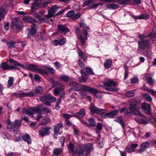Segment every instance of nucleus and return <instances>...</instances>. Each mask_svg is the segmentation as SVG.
Wrapping results in <instances>:
<instances>
[{"label": "nucleus", "instance_id": "7c9ffc66", "mask_svg": "<svg viewBox=\"0 0 156 156\" xmlns=\"http://www.w3.org/2000/svg\"><path fill=\"white\" fill-rule=\"evenodd\" d=\"M51 119L47 117L42 119L41 121L40 124L41 126H46L50 121Z\"/></svg>", "mask_w": 156, "mask_h": 156}, {"label": "nucleus", "instance_id": "3c124183", "mask_svg": "<svg viewBox=\"0 0 156 156\" xmlns=\"http://www.w3.org/2000/svg\"><path fill=\"white\" fill-rule=\"evenodd\" d=\"M152 34L151 36L149 37H151V39L152 41L153 44H156V36L155 34L153 32H150Z\"/></svg>", "mask_w": 156, "mask_h": 156}, {"label": "nucleus", "instance_id": "5fc2aeb1", "mask_svg": "<svg viewBox=\"0 0 156 156\" xmlns=\"http://www.w3.org/2000/svg\"><path fill=\"white\" fill-rule=\"evenodd\" d=\"M134 90L129 91L126 93L125 95L127 98H128L133 97L134 96Z\"/></svg>", "mask_w": 156, "mask_h": 156}, {"label": "nucleus", "instance_id": "603ef678", "mask_svg": "<svg viewBox=\"0 0 156 156\" xmlns=\"http://www.w3.org/2000/svg\"><path fill=\"white\" fill-rule=\"evenodd\" d=\"M102 5V4L101 3H94L91 5L89 6L88 7V8L89 9H92L93 8H98L99 5Z\"/></svg>", "mask_w": 156, "mask_h": 156}, {"label": "nucleus", "instance_id": "680f3d73", "mask_svg": "<svg viewBox=\"0 0 156 156\" xmlns=\"http://www.w3.org/2000/svg\"><path fill=\"white\" fill-rule=\"evenodd\" d=\"M48 14L45 16V17L48 19L54 16V13L49 11V9H48Z\"/></svg>", "mask_w": 156, "mask_h": 156}, {"label": "nucleus", "instance_id": "1a4fd4ad", "mask_svg": "<svg viewBox=\"0 0 156 156\" xmlns=\"http://www.w3.org/2000/svg\"><path fill=\"white\" fill-rule=\"evenodd\" d=\"M27 69L31 71L37 72L41 74H46L48 73L44 69H39L35 65L32 64H30Z\"/></svg>", "mask_w": 156, "mask_h": 156}, {"label": "nucleus", "instance_id": "37998d69", "mask_svg": "<svg viewBox=\"0 0 156 156\" xmlns=\"http://www.w3.org/2000/svg\"><path fill=\"white\" fill-rule=\"evenodd\" d=\"M32 108L28 109H24L23 110V112L26 113V114L29 115H32L34 114Z\"/></svg>", "mask_w": 156, "mask_h": 156}, {"label": "nucleus", "instance_id": "393cba45", "mask_svg": "<svg viewBox=\"0 0 156 156\" xmlns=\"http://www.w3.org/2000/svg\"><path fill=\"white\" fill-rule=\"evenodd\" d=\"M23 20L24 21L32 23L33 25H34V23L36 24V23H38L36 19H33L28 16L24 17L23 18Z\"/></svg>", "mask_w": 156, "mask_h": 156}, {"label": "nucleus", "instance_id": "412c9836", "mask_svg": "<svg viewBox=\"0 0 156 156\" xmlns=\"http://www.w3.org/2000/svg\"><path fill=\"white\" fill-rule=\"evenodd\" d=\"M37 24L35 23L34 24V25L31 27L30 30L28 32V37H30L32 35H35L37 32Z\"/></svg>", "mask_w": 156, "mask_h": 156}, {"label": "nucleus", "instance_id": "0eeeda50", "mask_svg": "<svg viewBox=\"0 0 156 156\" xmlns=\"http://www.w3.org/2000/svg\"><path fill=\"white\" fill-rule=\"evenodd\" d=\"M40 99L41 101L48 106L51 105L49 101L53 102H55L56 100L55 98L50 94H47L41 97Z\"/></svg>", "mask_w": 156, "mask_h": 156}, {"label": "nucleus", "instance_id": "09e8293b", "mask_svg": "<svg viewBox=\"0 0 156 156\" xmlns=\"http://www.w3.org/2000/svg\"><path fill=\"white\" fill-rule=\"evenodd\" d=\"M152 34L149 33L146 36L144 35L143 34H140L138 35V37L140 39V40H146L144 39L145 38L150 37L151 36Z\"/></svg>", "mask_w": 156, "mask_h": 156}, {"label": "nucleus", "instance_id": "774afa93", "mask_svg": "<svg viewBox=\"0 0 156 156\" xmlns=\"http://www.w3.org/2000/svg\"><path fill=\"white\" fill-rule=\"evenodd\" d=\"M62 116L66 119V120H69V119L72 117L71 115L67 114H63Z\"/></svg>", "mask_w": 156, "mask_h": 156}, {"label": "nucleus", "instance_id": "c9c22d12", "mask_svg": "<svg viewBox=\"0 0 156 156\" xmlns=\"http://www.w3.org/2000/svg\"><path fill=\"white\" fill-rule=\"evenodd\" d=\"M115 121L119 123L123 129L124 128L125 125L124 121L121 116L118 117Z\"/></svg>", "mask_w": 156, "mask_h": 156}, {"label": "nucleus", "instance_id": "e433bc0d", "mask_svg": "<svg viewBox=\"0 0 156 156\" xmlns=\"http://www.w3.org/2000/svg\"><path fill=\"white\" fill-rule=\"evenodd\" d=\"M6 14V11L3 8H0V21L3 19Z\"/></svg>", "mask_w": 156, "mask_h": 156}, {"label": "nucleus", "instance_id": "e2e57ef3", "mask_svg": "<svg viewBox=\"0 0 156 156\" xmlns=\"http://www.w3.org/2000/svg\"><path fill=\"white\" fill-rule=\"evenodd\" d=\"M138 81L139 79L136 77H134L130 79V83L131 84L138 83Z\"/></svg>", "mask_w": 156, "mask_h": 156}, {"label": "nucleus", "instance_id": "bb28decb", "mask_svg": "<svg viewBox=\"0 0 156 156\" xmlns=\"http://www.w3.org/2000/svg\"><path fill=\"white\" fill-rule=\"evenodd\" d=\"M77 52L79 57L80 59L83 60L84 62H86L87 61V56L86 55L83 51L79 49L77 50Z\"/></svg>", "mask_w": 156, "mask_h": 156}, {"label": "nucleus", "instance_id": "20e7f679", "mask_svg": "<svg viewBox=\"0 0 156 156\" xmlns=\"http://www.w3.org/2000/svg\"><path fill=\"white\" fill-rule=\"evenodd\" d=\"M75 33L76 36L80 38L81 44L82 45H85L86 42V41L87 40V31L86 30L83 29L81 32L80 30L78 27H76L75 30Z\"/></svg>", "mask_w": 156, "mask_h": 156}, {"label": "nucleus", "instance_id": "ddd939ff", "mask_svg": "<svg viewBox=\"0 0 156 156\" xmlns=\"http://www.w3.org/2000/svg\"><path fill=\"white\" fill-rule=\"evenodd\" d=\"M22 26V23L18 20V18H14L12 20L11 27L13 29H19Z\"/></svg>", "mask_w": 156, "mask_h": 156}, {"label": "nucleus", "instance_id": "9b49d317", "mask_svg": "<svg viewBox=\"0 0 156 156\" xmlns=\"http://www.w3.org/2000/svg\"><path fill=\"white\" fill-rule=\"evenodd\" d=\"M105 86L108 87H106L105 90H109L111 91H117L118 89L117 88L111 87L112 86H115L116 84L115 82L113 81H110L105 82L104 83Z\"/></svg>", "mask_w": 156, "mask_h": 156}, {"label": "nucleus", "instance_id": "a878e982", "mask_svg": "<svg viewBox=\"0 0 156 156\" xmlns=\"http://www.w3.org/2000/svg\"><path fill=\"white\" fill-rule=\"evenodd\" d=\"M112 61L111 59H106L104 63V66L105 69H108L112 66Z\"/></svg>", "mask_w": 156, "mask_h": 156}, {"label": "nucleus", "instance_id": "4d7b16f0", "mask_svg": "<svg viewBox=\"0 0 156 156\" xmlns=\"http://www.w3.org/2000/svg\"><path fill=\"white\" fill-rule=\"evenodd\" d=\"M94 0H86L82 5L83 7H85L94 2Z\"/></svg>", "mask_w": 156, "mask_h": 156}, {"label": "nucleus", "instance_id": "f8f14e48", "mask_svg": "<svg viewBox=\"0 0 156 156\" xmlns=\"http://www.w3.org/2000/svg\"><path fill=\"white\" fill-rule=\"evenodd\" d=\"M84 153L83 156H90V154L93 148L92 144L90 143H87L83 147Z\"/></svg>", "mask_w": 156, "mask_h": 156}, {"label": "nucleus", "instance_id": "473e14b6", "mask_svg": "<svg viewBox=\"0 0 156 156\" xmlns=\"http://www.w3.org/2000/svg\"><path fill=\"white\" fill-rule=\"evenodd\" d=\"M63 149L61 148H55L53 151V154L56 156H58L62 152Z\"/></svg>", "mask_w": 156, "mask_h": 156}, {"label": "nucleus", "instance_id": "338daca9", "mask_svg": "<svg viewBox=\"0 0 156 156\" xmlns=\"http://www.w3.org/2000/svg\"><path fill=\"white\" fill-rule=\"evenodd\" d=\"M59 140L60 142L61 143L62 146L63 147L64 143L65 140V137L64 136H62L59 139Z\"/></svg>", "mask_w": 156, "mask_h": 156}, {"label": "nucleus", "instance_id": "c756f323", "mask_svg": "<svg viewBox=\"0 0 156 156\" xmlns=\"http://www.w3.org/2000/svg\"><path fill=\"white\" fill-rule=\"evenodd\" d=\"M134 120L136 122L140 124L146 125L148 123V121L147 120L137 117H135Z\"/></svg>", "mask_w": 156, "mask_h": 156}, {"label": "nucleus", "instance_id": "a211bd4d", "mask_svg": "<svg viewBox=\"0 0 156 156\" xmlns=\"http://www.w3.org/2000/svg\"><path fill=\"white\" fill-rule=\"evenodd\" d=\"M130 15L131 17L135 20H142L144 19L145 20H147L149 19L150 18L149 15L146 13H142L140 15L135 16L133 14H130Z\"/></svg>", "mask_w": 156, "mask_h": 156}, {"label": "nucleus", "instance_id": "b1692460", "mask_svg": "<svg viewBox=\"0 0 156 156\" xmlns=\"http://www.w3.org/2000/svg\"><path fill=\"white\" fill-rule=\"evenodd\" d=\"M80 88L84 91H88L91 93H94L96 91L95 89L85 85L80 86Z\"/></svg>", "mask_w": 156, "mask_h": 156}, {"label": "nucleus", "instance_id": "0e129e2a", "mask_svg": "<svg viewBox=\"0 0 156 156\" xmlns=\"http://www.w3.org/2000/svg\"><path fill=\"white\" fill-rule=\"evenodd\" d=\"M89 126H95V123L94 121V119H90L89 120Z\"/></svg>", "mask_w": 156, "mask_h": 156}, {"label": "nucleus", "instance_id": "4c0bfd02", "mask_svg": "<svg viewBox=\"0 0 156 156\" xmlns=\"http://www.w3.org/2000/svg\"><path fill=\"white\" fill-rule=\"evenodd\" d=\"M23 139L27 144H30L31 143V139L30 137L28 134H26L23 136Z\"/></svg>", "mask_w": 156, "mask_h": 156}, {"label": "nucleus", "instance_id": "79ce46f5", "mask_svg": "<svg viewBox=\"0 0 156 156\" xmlns=\"http://www.w3.org/2000/svg\"><path fill=\"white\" fill-rule=\"evenodd\" d=\"M5 43L7 44L9 48H14L16 47V42L15 41H11V42L6 41Z\"/></svg>", "mask_w": 156, "mask_h": 156}, {"label": "nucleus", "instance_id": "8fccbe9b", "mask_svg": "<svg viewBox=\"0 0 156 156\" xmlns=\"http://www.w3.org/2000/svg\"><path fill=\"white\" fill-rule=\"evenodd\" d=\"M59 80L61 81H63L65 82H67L69 80V77L64 75H62L59 77Z\"/></svg>", "mask_w": 156, "mask_h": 156}, {"label": "nucleus", "instance_id": "aec40b11", "mask_svg": "<svg viewBox=\"0 0 156 156\" xmlns=\"http://www.w3.org/2000/svg\"><path fill=\"white\" fill-rule=\"evenodd\" d=\"M149 143L147 142H145L141 143L140 145V149L137 151L138 153L141 154L144 152L146 149L149 147Z\"/></svg>", "mask_w": 156, "mask_h": 156}, {"label": "nucleus", "instance_id": "39448f33", "mask_svg": "<svg viewBox=\"0 0 156 156\" xmlns=\"http://www.w3.org/2000/svg\"><path fill=\"white\" fill-rule=\"evenodd\" d=\"M67 147L68 149H69L71 152L73 154H76L79 156H80L82 155H83L84 153L83 149L80 146L76 147L75 150L74 145L71 141L69 142V144L67 145Z\"/></svg>", "mask_w": 156, "mask_h": 156}, {"label": "nucleus", "instance_id": "052dcab7", "mask_svg": "<svg viewBox=\"0 0 156 156\" xmlns=\"http://www.w3.org/2000/svg\"><path fill=\"white\" fill-rule=\"evenodd\" d=\"M51 0H47L43 2L41 5L42 8H44L46 7V6L48 4L51 3Z\"/></svg>", "mask_w": 156, "mask_h": 156}, {"label": "nucleus", "instance_id": "864d4df0", "mask_svg": "<svg viewBox=\"0 0 156 156\" xmlns=\"http://www.w3.org/2000/svg\"><path fill=\"white\" fill-rule=\"evenodd\" d=\"M146 80L150 84H152L154 83V81L150 75H147L146 76Z\"/></svg>", "mask_w": 156, "mask_h": 156}, {"label": "nucleus", "instance_id": "ea45409f", "mask_svg": "<svg viewBox=\"0 0 156 156\" xmlns=\"http://www.w3.org/2000/svg\"><path fill=\"white\" fill-rule=\"evenodd\" d=\"M30 94V92L27 93L22 92L21 93H18V96H17V98H20L27 97H31V96Z\"/></svg>", "mask_w": 156, "mask_h": 156}, {"label": "nucleus", "instance_id": "f257e3e1", "mask_svg": "<svg viewBox=\"0 0 156 156\" xmlns=\"http://www.w3.org/2000/svg\"><path fill=\"white\" fill-rule=\"evenodd\" d=\"M141 102V101L139 99H131L130 102L129 108L125 107V113L126 115L129 116L131 115L132 113L141 117H143V115L139 111L138 106Z\"/></svg>", "mask_w": 156, "mask_h": 156}, {"label": "nucleus", "instance_id": "5701e85b", "mask_svg": "<svg viewBox=\"0 0 156 156\" xmlns=\"http://www.w3.org/2000/svg\"><path fill=\"white\" fill-rule=\"evenodd\" d=\"M90 112L93 113L97 114H99L101 112L104 111V109H101L93 106L89 108Z\"/></svg>", "mask_w": 156, "mask_h": 156}, {"label": "nucleus", "instance_id": "4be33fe9", "mask_svg": "<svg viewBox=\"0 0 156 156\" xmlns=\"http://www.w3.org/2000/svg\"><path fill=\"white\" fill-rule=\"evenodd\" d=\"M86 112L83 109H81L79 110V112H76L74 114V116L77 119H79L83 118L85 115Z\"/></svg>", "mask_w": 156, "mask_h": 156}, {"label": "nucleus", "instance_id": "bf43d9fd", "mask_svg": "<svg viewBox=\"0 0 156 156\" xmlns=\"http://www.w3.org/2000/svg\"><path fill=\"white\" fill-rule=\"evenodd\" d=\"M74 14L75 12L73 10H70L66 14V17L69 18L72 17Z\"/></svg>", "mask_w": 156, "mask_h": 156}, {"label": "nucleus", "instance_id": "de8ad7c7", "mask_svg": "<svg viewBox=\"0 0 156 156\" xmlns=\"http://www.w3.org/2000/svg\"><path fill=\"white\" fill-rule=\"evenodd\" d=\"M96 91L94 93H92L96 98L98 99H100L102 97V95L101 94V91L99 92L96 89H95Z\"/></svg>", "mask_w": 156, "mask_h": 156}, {"label": "nucleus", "instance_id": "7ed1b4c3", "mask_svg": "<svg viewBox=\"0 0 156 156\" xmlns=\"http://www.w3.org/2000/svg\"><path fill=\"white\" fill-rule=\"evenodd\" d=\"M21 126V122L18 120H16L14 122H11L9 119L7 121V129L14 134H18V129Z\"/></svg>", "mask_w": 156, "mask_h": 156}, {"label": "nucleus", "instance_id": "f03ea898", "mask_svg": "<svg viewBox=\"0 0 156 156\" xmlns=\"http://www.w3.org/2000/svg\"><path fill=\"white\" fill-rule=\"evenodd\" d=\"M51 83L52 87L55 88L53 90L54 94L55 95L59 94L60 98L58 99L56 104L59 105L61 102V98H64L65 95V92L62 88L63 85L62 83H59L55 80H53L51 81Z\"/></svg>", "mask_w": 156, "mask_h": 156}, {"label": "nucleus", "instance_id": "6ab92c4d", "mask_svg": "<svg viewBox=\"0 0 156 156\" xmlns=\"http://www.w3.org/2000/svg\"><path fill=\"white\" fill-rule=\"evenodd\" d=\"M57 30L58 31H60L61 34H66L68 32H69L70 30L67 27H65V25L59 24L58 26Z\"/></svg>", "mask_w": 156, "mask_h": 156}, {"label": "nucleus", "instance_id": "a18cd8bd", "mask_svg": "<svg viewBox=\"0 0 156 156\" xmlns=\"http://www.w3.org/2000/svg\"><path fill=\"white\" fill-rule=\"evenodd\" d=\"M42 105H40L37 106V107H34L32 108L33 111L34 112V114L37 113H38L41 110V107Z\"/></svg>", "mask_w": 156, "mask_h": 156}, {"label": "nucleus", "instance_id": "a19ab883", "mask_svg": "<svg viewBox=\"0 0 156 156\" xmlns=\"http://www.w3.org/2000/svg\"><path fill=\"white\" fill-rule=\"evenodd\" d=\"M118 113V111L117 110H115L113 111L108 113V117L112 118L113 116H116Z\"/></svg>", "mask_w": 156, "mask_h": 156}, {"label": "nucleus", "instance_id": "c03bdc74", "mask_svg": "<svg viewBox=\"0 0 156 156\" xmlns=\"http://www.w3.org/2000/svg\"><path fill=\"white\" fill-rule=\"evenodd\" d=\"M87 75L88 77V74L90 75H93L94 74V73L92 69L91 68L88 67H87L85 69V71L84 72ZM88 78H87V79Z\"/></svg>", "mask_w": 156, "mask_h": 156}, {"label": "nucleus", "instance_id": "6e6d98bb", "mask_svg": "<svg viewBox=\"0 0 156 156\" xmlns=\"http://www.w3.org/2000/svg\"><path fill=\"white\" fill-rule=\"evenodd\" d=\"M9 79L8 80L7 84L8 87L9 88H10L11 87L13 84V81H14V79L13 77H9Z\"/></svg>", "mask_w": 156, "mask_h": 156}, {"label": "nucleus", "instance_id": "f3484780", "mask_svg": "<svg viewBox=\"0 0 156 156\" xmlns=\"http://www.w3.org/2000/svg\"><path fill=\"white\" fill-rule=\"evenodd\" d=\"M43 90V88L42 86H38L35 87H34V90L35 92L33 91L30 92L31 96H37V94H41Z\"/></svg>", "mask_w": 156, "mask_h": 156}, {"label": "nucleus", "instance_id": "2eb2a0df", "mask_svg": "<svg viewBox=\"0 0 156 156\" xmlns=\"http://www.w3.org/2000/svg\"><path fill=\"white\" fill-rule=\"evenodd\" d=\"M34 2L32 3L31 8V9L32 12H34L37 9L42 8L41 5V1L39 0L36 1L34 0Z\"/></svg>", "mask_w": 156, "mask_h": 156}, {"label": "nucleus", "instance_id": "423d86ee", "mask_svg": "<svg viewBox=\"0 0 156 156\" xmlns=\"http://www.w3.org/2000/svg\"><path fill=\"white\" fill-rule=\"evenodd\" d=\"M138 48L137 51L140 52L145 49H149L151 48V46L148 40H140L138 42Z\"/></svg>", "mask_w": 156, "mask_h": 156}, {"label": "nucleus", "instance_id": "6e6552de", "mask_svg": "<svg viewBox=\"0 0 156 156\" xmlns=\"http://www.w3.org/2000/svg\"><path fill=\"white\" fill-rule=\"evenodd\" d=\"M78 65L80 66L82 69L80 71L81 75V78L79 79V81L81 82L85 83L87 79V75L84 72V64L80 59L78 60Z\"/></svg>", "mask_w": 156, "mask_h": 156}, {"label": "nucleus", "instance_id": "f704fd0d", "mask_svg": "<svg viewBox=\"0 0 156 156\" xmlns=\"http://www.w3.org/2000/svg\"><path fill=\"white\" fill-rule=\"evenodd\" d=\"M62 123H60L58 124L54 129V133L55 135H57L60 130V129L63 127Z\"/></svg>", "mask_w": 156, "mask_h": 156}, {"label": "nucleus", "instance_id": "58836bf2", "mask_svg": "<svg viewBox=\"0 0 156 156\" xmlns=\"http://www.w3.org/2000/svg\"><path fill=\"white\" fill-rule=\"evenodd\" d=\"M43 66L44 68L48 70L51 75H54V74L55 70L53 68L51 67L48 65H44Z\"/></svg>", "mask_w": 156, "mask_h": 156}, {"label": "nucleus", "instance_id": "dca6fc26", "mask_svg": "<svg viewBox=\"0 0 156 156\" xmlns=\"http://www.w3.org/2000/svg\"><path fill=\"white\" fill-rule=\"evenodd\" d=\"M141 108L143 110L144 112L145 113L148 115L151 114V106L150 105L143 102L142 104Z\"/></svg>", "mask_w": 156, "mask_h": 156}, {"label": "nucleus", "instance_id": "13d9d810", "mask_svg": "<svg viewBox=\"0 0 156 156\" xmlns=\"http://www.w3.org/2000/svg\"><path fill=\"white\" fill-rule=\"evenodd\" d=\"M58 9V6L55 5L52 6L50 8V9H49V11H51V12L54 13L56 12L57 11Z\"/></svg>", "mask_w": 156, "mask_h": 156}, {"label": "nucleus", "instance_id": "9d476101", "mask_svg": "<svg viewBox=\"0 0 156 156\" xmlns=\"http://www.w3.org/2000/svg\"><path fill=\"white\" fill-rule=\"evenodd\" d=\"M10 63L14 65V66L10 65L9 70H20V69L15 66H19L23 68H25V66L22 64L19 63L17 61L15 60L12 58H10L8 60Z\"/></svg>", "mask_w": 156, "mask_h": 156}, {"label": "nucleus", "instance_id": "c85d7f7f", "mask_svg": "<svg viewBox=\"0 0 156 156\" xmlns=\"http://www.w3.org/2000/svg\"><path fill=\"white\" fill-rule=\"evenodd\" d=\"M70 86L72 87L73 90L76 91L80 90V86L79 85L75 82H72L69 84Z\"/></svg>", "mask_w": 156, "mask_h": 156}, {"label": "nucleus", "instance_id": "49530a36", "mask_svg": "<svg viewBox=\"0 0 156 156\" xmlns=\"http://www.w3.org/2000/svg\"><path fill=\"white\" fill-rule=\"evenodd\" d=\"M143 96L147 102H150L152 100L151 97L147 93L143 94Z\"/></svg>", "mask_w": 156, "mask_h": 156}, {"label": "nucleus", "instance_id": "4468645a", "mask_svg": "<svg viewBox=\"0 0 156 156\" xmlns=\"http://www.w3.org/2000/svg\"><path fill=\"white\" fill-rule=\"evenodd\" d=\"M51 129V127H42L39 131V135L43 137L45 136L49 135L50 134V130Z\"/></svg>", "mask_w": 156, "mask_h": 156}, {"label": "nucleus", "instance_id": "72a5a7b5", "mask_svg": "<svg viewBox=\"0 0 156 156\" xmlns=\"http://www.w3.org/2000/svg\"><path fill=\"white\" fill-rule=\"evenodd\" d=\"M10 65L5 62H2L0 65V67L3 71L9 70Z\"/></svg>", "mask_w": 156, "mask_h": 156}, {"label": "nucleus", "instance_id": "cd10ccee", "mask_svg": "<svg viewBox=\"0 0 156 156\" xmlns=\"http://www.w3.org/2000/svg\"><path fill=\"white\" fill-rule=\"evenodd\" d=\"M129 0H109L108 2L116 3L120 5H126Z\"/></svg>", "mask_w": 156, "mask_h": 156}, {"label": "nucleus", "instance_id": "2f4dec72", "mask_svg": "<svg viewBox=\"0 0 156 156\" xmlns=\"http://www.w3.org/2000/svg\"><path fill=\"white\" fill-rule=\"evenodd\" d=\"M119 5L114 3L108 4L106 5V7L107 8L113 9H117L119 8Z\"/></svg>", "mask_w": 156, "mask_h": 156}, {"label": "nucleus", "instance_id": "69168bd1", "mask_svg": "<svg viewBox=\"0 0 156 156\" xmlns=\"http://www.w3.org/2000/svg\"><path fill=\"white\" fill-rule=\"evenodd\" d=\"M99 114L103 118H108V113H106L102 111Z\"/></svg>", "mask_w": 156, "mask_h": 156}]
</instances>
